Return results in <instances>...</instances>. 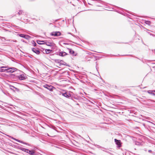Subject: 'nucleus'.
I'll return each mask as SVG.
<instances>
[{
    "label": "nucleus",
    "mask_w": 155,
    "mask_h": 155,
    "mask_svg": "<svg viewBox=\"0 0 155 155\" xmlns=\"http://www.w3.org/2000/svg\"><path fill=\"white\" fill-rule=\"evenodd\" d=\"M18 35L20 37L24 38L26 39H29L30 38V36L28 35L19 34Z\"/></svg>",
    "instance_id": "nucleus-4"
},
{
    "label": "nucleus",
    "mask_w": 155,
    "mask_h": 155,
    "mask_svg": "<svg viewBox=\"0 0 155 155\" xmlns=\"http://www.w3.org/2000/svg\"><path fill=\"white\" fill-rule=\"evenodd\" d=\"M46 45L48 46H54L55 45V44L53 43H48V44H46Z\"/></svg>",
    "instance_id": "nucleus-12"
},
{
    "label": "nucleus",
    "mask_w": 155,
    "mask_h": 155,
    "mask_svg": "<svg viewBox=\"0 0 155 155\" xmlns=\"http://www.w3.org/2000/svg\"><path fill=\"white\" fill-rule=\"evenodd\" d=\"M144 23L148 25H151V22L149 21H145Z\"/></svg>",
    "instance_id": "nucleus-11"
},
{
    "label": "nucleus",
    "mask_w": 155,
    "mask_h": 155,
    "mask_svg": "<svg viewBox=\"0 0 155 155\" xmlns=\"http://www.w3.org/2000/svg\"><path fill=\"white\" fill-rule=\"evenodd\" d=\"M10 69H7V68H6V67H2L0 69V71H1V72H4L5 71H7V70H8L9 71H8H8H10L11 72H13L14 71H12V70H10Z\"/></svg>",
    "instance_id": "nucleus-2"
},
{
    "label": "nucleus",
    "mask_w": 155,
    "mask_h": 155,
    "mask_svg": "<svg viewBox=\"0 0 155 155\" xmlns=\"http://www.w3.org/2000/svg\"><path fill=\"white\" fill-rule=\"evenodd\" d=\"M67 54L66 52L63 51L60 52L59 53V55L61 56H64Z\"/></svg>",
    "instance_id": "nucleus-9"
},
{
    "label": "nucleus",
    "mask_w": 155,
    "mask_h": 155,
    "mask_svg": "<svg viewBox=\"0 0 155 155\" xmlns=\"http://www.w3.org/2000/svg\"><path fill=\"white\" fill-rule=\"evenodd\" d=\"M22 13V12L21 11H20L19 12H18V14L19 15H20Z\"/></svg>",
    "instance_id": "nucleus-17"
},
{
    "label": "nucleus",
    "mask_w": 155,
    "mask_h": 155,
    "mask_svg": "<svg viewBox=\"0 0 155 155\" xmlns=\"http://www.w3.org/2000/svg\"><path fill=\"white\" fill-rule=\"evenodd\" d=\"M40 42H44V41H37V43L39 45H41L43 44V43H41Z\"/></svg>",
    "instance_id": "nucleus-13"
},
{
    "label": "nucleus",
    "mask_w": 155,
    "mask_h": 155,
    "mask_svg": "<svg viewBox=\"0 0 155 155\" xmlns=\"http://www.w3.org/2000/svg\"><path fill=\"white\" fill-rule=\"evenodd\" d=\"M27 150V152L29 153L30 154H31L32 155H35V153L34 150Z\"/></svg>",
    "instance_id": "nucleus-7"
},
{
    "label": "nucleus",
    "mask_w": 155,
    "mask_h": 155,
    "mask_svg": "<svg viewBox=\"0 0 155 155\" xmlns=\"http://www.w3.org/2000/svg\"><path fill=\"white\" fill-rule=\"evenodd\" d=\"M32 50L33 52H35L37 54H39L40 53V51L37 49L33 48L32 49Z\"/></svg>",
    "instance_id": "nucleus-6"
},
{
    "label": "nucleus",
    "mask_w": 155,
    "mask_h": 155,
    "mask_svg": "<svg viewBox=\"0 0 155 155\" xmlns=\"http://www.w3.org/2000/svg\"><path fill=\"white\" fill-rule=\"evenodd\" d=\"M63 95L64 96V97H67L68 96V95L66 93H64V94H63Z\"/></svg>",
    "instance_id": "nucleus-16"
},
{
    "label": "nucleus",
    "mask_w": 155,
    "mask_h": 155,
    "mask_svg": "<svg viewBox=\"0 0 155 155\" xmlns=\"http://www.w3.org/2000/svg\"><path fill=\"white\" fill-rule=\"evenodd\" d=\"M148 152H150H150H152V151L151 150H148Z\"/></svg>",
    "instance_id": "nucleus-19"
},
{
    "label": "nucleus",
    "mask_w": 155,
    "mask_h": 155,
    "mask_svg": "<svg viewBox=\"0 0 155 155\" xmlns=\"http://www.w3.org/2000/svg\"><path fill=\"white\" fill-rule=\"evenodd\" d=\"M60 63H61V64H62L63 65H66V63L64 62L63 61H60Z\"/></svg>",
    "instance_id": "nucleus-15"
},
{
    "label": "nucleus",
    "mask_w": 155,
    "mask_h": 155,
    "mask_svg": "<svg viewBox=\"0 0 155 155\" xmlns=\"http://www.w3.org/2000/svg\"><path fill=\"white\" fill-rule=\"evenodd\" d=\"M115 141L116 142V144L118 145L119 147L121 146V144L120 143V140H118L116 139H115Z\"/></svg>",
    "instance_id": "nucleus-8"
},
{
    "label": "nucleus",
    "mask_w": 155,
    "mask_h": 155,
    "mask_svg": "<svg viewBox=\"0 0 155 155\" xmlns=\"http://www.w3.org/2000/svg\"><path fill=\"white\" fill-rule=\"evenodd\" d=\"M18 77L19 79L20 80L25 79L27 78L25 75L23 74L20 75Z\"/></svg>",
    "instance_id": "nucleus-5"
},
{
    "label": "nucleus",
    "mask_w": 155,
    "mask_h": 155,
    "mask_svg": "<svg viewBox=\"0 0 155 155\" xmlns=\"http://www.w3.org/2000/svg\"><path fill=\"white\" fill-rule=\"evenodd\" d=\"M51 50H50L49 49H45V51L46 53L48 54L49 53L50 51H51Z\"/></svg>",
    "instance_id": "nucleus-14"
},
{
    "label": "nucleus",
    "mask_w": 155,
    "mask_h": 155,
    "mask_svg": "<svg viewBox=\"0 0 155 155\" xmlns=\"http://www.w3.org/2000/svg\"><path fill=\"white\" fill-rule=\"evenodd\" d=\"M68 49L69 50L70 54H72L73 55H76L75 54H74V52L73 50L70 49Z\"/></svg>",
    "instance_id": "nucleus-10"
},
{
    "label": "nucleus",
    "mask_w": 155,
    "mask_h": 155,
    "mask_svg": "<svg viewBox=\"0 0 155 155\" xmlns=\"http://www.w3.org/2000/svg\"><path fill=\"white\" fill-rule=\"evenodd\" d=\"M43 87L48 89L50 91H52L53 90V88H54V87L51 85H48L47 84H45L43 86Z\"/></svg>",
    "instance_id": "nucleus-3"
},
{
    "label": "nucleus",
    "mask_w": 155,
    "mask_h": 155,
    "mask_svg": "<svg viewBox=\"0 0 155 155\" xmlns=\"http://www.w3.org/2000/svg\"><path fill=\"white\" fill-rule=\"evenodd\" d=\"M13 139L14 140H16V141H18V140L16 139H15V138H13Z\"/></svg>",
    "instance_id": "nucleus-18"
},
{
    "label": "nucleus",
    "mask_w": 155,
    "mask_h": 155,
    "mask_svg": "<svg viewBox=\"0 0 155 155\" xmlns=\"http://www.w3.org/2000/svg\"><path fill=\"white\" fill-rule=\"evenodd\" d=\"M61 35L59 31L53 32L50 33V35L54 36H59Z\"/></svg>",
    "instance_id": "nucleus-1"
}]
</instances>
